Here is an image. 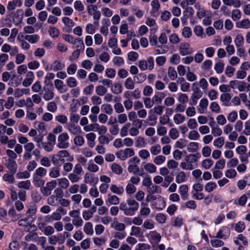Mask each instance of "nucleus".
Masks as SVG:
<instances>
[{
    "mask_svg": "<svg viewBox=\"0 0 250 250\" xmlns=\"http://www.w3.org/2000/svg\"><path fill=\"white\" fill-rule=\"evenodd\" d=\"M140 159L137 157H133L129 160V165L128 167V170L129 172L134 174H137L139 176H142L143 173H140V168L138 164L140 163Z\"/></svg>",
    "mask_w": 250,
    "mask_h": 250,
    "instance_id": "f257e3e1",
    "label": "nucleus"
},
{
    "mask_svg": "<svg viewBox=\"0 0 250 250\" xmlns=\"http://www.w3.org/2000/svg\"><path fill=\"white\" fill-rule=\"evenodd\" d=\"M54 86L52 83H46L43 87L44 93L42 95L43 99L46 101H50L54 97Z\"/></svg>",
    "mask_w": 250,
    "mask_h": 250,
    "instance_id": "f03ea898",
    "label": "nucleus"
},
{
    "mask_svg": "<svg viewBox=\"0 0 250 250\" xmlns=\"http://www.w3.org/2000/svg\"><path fill=\"white\" fill-rule=\"evenodd\" d=\"M127 204L128 206L125 211V215L132 216L138 210L139 207V204L134 199L131 198L127 200Z\"/></svg>",
    "mask_w": 250,
    "mask_h": 250,
    "instance_id": "7ed1b4c3",
    "label": "nucleus"
},
{
    "mask_svg": "<svg viewBox=\"0 0 250 250\" xmlns=\"http://www.w3.org/2000/svg\"><path fill=\"white\" fill-rule=\"evenodd\" d=\"M154 65V59L152 57H149L147 60H141L138 63V66L141 70H146L147 69L151 70L153 69Z\"/></svg>",
    "mask_w": 250,
    "mask_h": 250,
    "instance_id": "20e7f679",
    "label": "nucleus"
},
{
    "mask_svg": "<svg viewBox=\"0 0 250 250\" xmlns=\"http://www.w3.org/2000/svg\"><path fill=\"white\" fill-rule=\"evenodd\" d=\"M179 53L182 56H186L191 54L193 53V49L190 45L188 42L181 43L179 47Z\"/></svg>",
    "mask_w": 250,
    "mask_h": 250,
    "instance_id": "39448f33",
    "label": "nucleus"
},
{
    "mask_svg": "<svg viewBox=\"0 0 250 250\" xmlns=\"http://www.w3.org/2000/svg\"><path fill=\"white\" fill-rule=\"evenodd\" d=\"M5 165L11 174H15L16 173L17 170L18 165L14 160L8 159L6 161Z\"/></svg>",
    "mask_w": 250,
    "mask_h": 250,
    "instance_id": "423d86ee",
    "label": "nucleus"
},
{
    "mask_svg": "<svg viewBox=\"0 0 250 250\" xmlns=\"http://www.w3.org/2000/svg\"><path fill=\"white\" fill-rule=\"evenodd\" d=\"M229 86L232 89L237 88L240 92L244 91V87L246 86L245 82L237 80L231 81L229 82Z\"/></svg>",
    "mask_w": 250,
    "mask_h": 250,
    "instance_id": "0eeeda50",
    "label": "nucleus"
},
{
    "mask_svg": "<svg viewBox=\"0 0 250 250\" xmlns=\"http://www.w3.org/2000/svg\"><path fill=\"white\" fill-rule=\"evenodd\" d=\"M230 234L229 229L228 227H223L217 233L216 237L226 239Z\"/></svg>",
    "mask_w": 250,
    "mask_h": 250,
    "instance_id": "6e6552de",
    "label": "nucleus"
},
{
    "mask_svg": "<svg viewBox=\"0 0 250 250\" xmlns=\"http://www.w3.org/2000/svg\"><path fill=\"white\" fill-rule=\"evenodd\" d=\"M98 178L95 177L94 174L90 173H86L84 176V180L85 183L91 185H96L98 182Z\"/></svg>",
    "mask_w": 250,
    "mask_h": 250,
    "instance_id": "1a4fd4ad",
    "label": "nucleus"
},
{
    "mask_svg": "<svg viewBox=\"0 0 250 250\" xmlns=\"http://www.w3.org/2000/svg\"><path fill=\"white\" fill-rule=\"evenodd\" d=\"M66 128L71 133L74 135H77L81 133L80 127L73 124H68L66 125Z\"/></svg>",
    "mask_w": 250,
    "mask_h": 250,
    "instance_id": "9d476101",
    "label": "nucleus"
},
{
    "mask_svg": "<svg viewBox=\"0 0 250 250\" xmlns=\"http://www.w3.org/2000/svg\"><path fill=\"white\" fill-rule=\"evenodd\" d=\"M188 187L187 185H183L179 187V191L183 200H186L188 197Z\"/></svg>",
    "mask_w": 250,
    "mask_h": 250,
    "instance_id": "9b49d317",
    "label": "nucleus"
},
{
    "mask_svg": "<svg viewBox=\"0 0 250 250\" xmlns=\"http://www.w3.org/2000/svg\"><path fill=\"white\" fill-rule=\"evenodd\" d=\"M22 77L17 75H13L10 79L9 84L14 87L18 86L21 83Z\"/></svg>",
    "mask_w": 250,
    "mask_h": 250,
    "instance_id": "f8f14e48",
    "label": "nucleus"
},
{
    "mask_svg": "<svg viewBox=\"0 0 250 250\" xmlns=\"http://www.w3.org/2000/svg\"><path fill=\"white\" fill-rule=\"evenodd\" d=\"M164 97V93L162 92H157L153 96L152 101L154 104H159L162 103V100Z\"/></svg>",
    "mask_w": 250,
    "mask_h": 250,
    "instance_id": "ddd939ff",
    "label": "nucleus"
},
{
    "mask_svg": "<svg viewBox=\"0 0 250 250\" xmlns=\"http://www.w3.org/2000/svg\"><path fill=\"white\" fill-rule=\"evenodd\" d=\"M231 98V97L230 94L228 93H223L221 95L220 101L223 103L224 105L228 106L230 105L229 101Z\"/></svg>",
    "mask_w": 250,
    "mask_h": 250,
    "instance_id": "4468645a",
    "label": "nucleus"
},
{
    "mask_svg": "<svg viewBox=\"0 0 250 250\" xmlns=\"http://www.w3.org/2000/svg\"><path fill=\"white\" fill-rule=\"evenodd\" d=\"M208 105V101L206 98H203L200 100L199 107H198V111L199 113H203L205 109Z\"/></svg>",
    "mask_w": 250,
    "mask_h": 250,
    "instance_id": "2eb2a0df",
    "label": "nucleus"
},
{
    "mask_svg": "<svg viewBox=\"0 0 250 250\" xmlns=\"http://www.w3.org/2000/svg\"><path fill=\"white\" fill-rule=\"evenodd\" d=\"M202 96V93H193L189 99V104L191 105H195L197 104V101Z\"/></svg>",
    "mask_w": 250,
    "mask_h": 250,
    "instance_id": "dca6fc26",
    "label": "nucleus"
},
{
    "mask_svg": "<svg viewBox=\"0 0 250 250\" xmlns=\"http://www.w3.org/2000/svg\"><path fill=\"white\" fill-rule=\"evenodd\" d=\"M147 191L150 195H153L156 193H160V188L156 185L152 184L146 188Z\"/></svg>",
    "mask_w": 250,
    "mask_h": 250,
    "instance_id": "f3484780",
    "label": "nucleus"
},
{
    "mask_svg": "<svg viewBox=\"0 0 250 250\" xmlns=\"http://www.w3.org/2000/svg\"><path fill=\"white\" fill-rule=\"evenodd\" d=\"M236 26L239 28L248 29L250 27V21L249 19H244L236 22Z\"/></svg>",
    "mask_w": 250,
    "mask_h": 250,
    "instance_id": "a211bd4d",
    "label": "nucleus"
},
{
    "mask_svg": "<svg viewBox=\"0 0 250 250\" xmlns=\"http://www.w3.org/2000/svg\"><path fill=\"white\" fill-rule=\"evenodd\" d=\"M223 3L227 6L233 5L235 8H238L241 6V2L239 0H222Z\"/></svg>",
    "mask_w": 250,
    "mask_h": 250,
    "instance_id": "6ab92c4d",
    "label": "nucleus"
},
{
    "mask_svg": "<svg viewBox=\"0 0 250 250\" xmlns=\"http://www.w3.org/2000/svg\"><path fill=\"white\" fill-rule=\"evenodd\" d=\"M110 190L114 193L121 195L124 192V188L122 186H117L116 185H112L110 188Z\"/></svg>",
    "mask_w": 250,
    "mask_h": 250,
    "instance_id": "aec40b11",
    "label": "nucleus"
},
{
    "mask_svg": "<svg viewBox=\"0 0 250 250\" xmlns=\"http://www.w3.org/2000/svg\"><path fill=\"white\" fill-rule=\"evenodd\" d=\"M58 185L60 188L63 189L67 188L69 186V182L66 178H61L58 179Z\"/></svg>",
    "mask_w": 250,
    "mask_h": 250,
    "instance_id": "412c9836",
    "label": "nucleus"
},
{
    "mask_svg": "<svg viewBox=\"0 0 250 250\" xmlns=\"http://www.w3.org/2000/svg\"><path fill=\"white\" fill-rule=\"evenodd\" d=\"M107 200L110 204L117 205L120 203V199L115 195L108 194L107 196Z\"/></svg>",
    "mask_w": 250,
    "mask_h": 250,
    "instance_id": "4be33fe9",
    "label": "nucleus"
},
{
    "mask_svg": "<svg viewBox=\"0 0 250 250\" xmlns=\"http://www.w3.org/2000/svg\"><path fill=\"white\" fill-rule=\"evenodd\" d=\"M33 183L36 187L41 188L43 186L45 181L42 179V177L33 176Z\"/></svg>",
    "mask_w": 250,
    "mask_h": 250,
    "instance_id": "5701e85b",
    "label": "nucleus"
},
{
    "mask_svg": "<svg viewBox=\"0 0 250 250\" xmlns=\"http://www.w3.org/2000/svg\"><path fill=\"white\" fill-rule=\"evenodd\" d=\"M167 75L169 79L172 81L176 80L178 76L176 71L173 67L171 66H169L168 68Z\"/></svg>",
    "mask_w": 250,
    "mask_h": 250,
    "instance_id": "b1692460",
    "label": "nucleus"
},
{
    "mask_svg": "<svg viewBox=\"0 0 250 250\" xmlns=\"http://www.w3.org/2000/svg\"><path fill=\"white\" fill-rule=\"evenodd\" d=\"M49 175L52 178H56L60 175V170L59 167H52L49 172Z\"/></svg>",
    "mask_w": 250,
    "mask_h": 250,
    "instance_id": "393cba45",
    "label": "nucleus"
},
{
    "mask_svg": "<svg viewBox=\"0 0 250 250\" xmlns=\"http://www.w3.org/2000/svg\"><path fill=\"white\" fill-rule=\"evenodd\" d=\"M23 11L21 10H18L13 17V21L14 22L20 23L23 18Z\"/></svg>",
    "mask_w": 250,
    "mask_h": 250,
    "instance_id": "a878e982",
    "label": "nucleus"
},
{
    "mask_svg": "<svg viewBox=\"0 0 250 250\" xmlns=\"http://www.w3.org/2000/svg\"><path fill=\"white\" fill-rule=\"evenodd\" d=\"M24 39L31 43H35L39 41V36L37 34L26 35Z\"/></svg>",
    "mask_w": 250,
    "mask_h": 250,
    "instance_id": "bb28decb",
    "label": "nucleus"
},
{
    "mask_svg": "<svg viewBox=\"0 0 250 250\" xmlns=\"http://www.w3.org/2000/svg\"><path fill=\"white\" fill-rule=\"evenodd\" d=\"M83 231L87 235H92L93 233V225L90 222H86L83 227Z\"/></svg>",
    "mask_w": 250,
    "mask_h": 250,
    "instance_id": "cd10ccee",
    "label": "nucleus"
},
{
    "mask_svg": "<svg viewBox=\"0 0 250 250\" xmlns=\"http://www.w3.org/2000/svg\"><path fill=\"white\" fill-rule=\"evenodd\" d=\"M134 79L133 80L131 78L129 77L126 79L125 82V86L127 89L132 90L134 88Z\"/></svg>",
    "mask_w": 250,
    "mask_h": 250,
    "instance_id": "c85d7f7f",
    "label": "nucleus"
},
{
    "mask_svg": "<svg viewBox=\"0 0 250 250\" xmlns=\"http://www.w3.org/2000/svg\"><path fill=\"white\" fill-rule=\"evenodd\" d=\"M145 170L150 173H153L156 171L157 167L152 163H147L144 166Z\"/></svg>",
    "mask_w": 250,
    "mask_h": 250,
    "instance_id": "c756f323",
    "label": "nucleus"
},
{
    "mask_svg": "<svg viewBox=\"0 0 250 250\" xmlns=\"http://www.w3.org/2000/svg\"><path fill=\"white\" fill-rule=\"evenodd\" d=\"M186 179V175L184 171L179 172L176 176L175 181L178 184H181L185 181Z\"/></svg>",
    "mask_w": 250,
    "mask_h": 250,
    "instance_id": "7c9ffc66",
    "label": "nucleus"
},
{
    "mask_svg": "<svg viewBox=\"0 0 250 250\" xmlns=\"http://www.w3.org/2000/svg\"><path fill=\"white\" fill-rule=\"evenodd\" d=\"M18 187L20 188H24L28 190L31 186V182L29 180L19 182L17 184Z\"/></svg>",
    "mask_w": 250,
    "mask_h": 250,
    "instance_id": "2f4dec72",
    "label": "nucleus"
},
{
    "mask_svg": "<svg viewBox=\"0 0 250 250\" xmlns=\"http://www.w3.org/2000/svg\"><path fill=\"white\" fill-rule=\"evenodd\" d=\"M146 75L143 73H140L137 75H135L134 78V81L137 83H141L146 79Z\"/></svg>",
    "mask_w": 250,
    "mask_h": 250,
    "instance_id": "473e14b6",
    "label": "nucleus"
},
{
    "mask_svg": "<svg viewBox=\"0 0 250 250\" xmlns=\"http://www.w3.org/2000/svg\"><path fill=\"white\" fill-rule=\"evenodd\" d=\"M149 236L155 243H158L161 239L160 234L155 231H151L149 233Z\"/></svg>",
    "mask_w": 250,
    "mask_h": 250,
    "instance_id": "72a5a7b5",
    "label": "nucleus"
},
{
    "mask_svg": "<svg viewBox=\"0 0 250 250\" xmlns=\"http://www.w3.org/2000/svg\"><path fill=\"white\" fill-rule=\"evenodd\" d=\"M46 172L47 171L46 169L42 167H40L36 170L33 176L42 177L46 175Z\"/></svg>",
    "mask_w": 250,
    "mask_h": 250,
    "instance_id": "f704fd0d",
    "label": "nucleus"
},
{
    "mask_svg": "<svg viewBox=\"0 0 250 250\" xmlns=\"http://www.w3.org/2000/svg\"><path fill=\"white\" fill-rule=\"evenodd\" d=\"M64 67V64L61 63L60 61L58 60L55 61L52 65V69L55 71L61 70Z\"/></svg>",
    "mask_w": 250,
    "mask_h": 250,
    "instance_id": "c9c22d12",
    "label": "nucleus"
},
{
    "mask_svg": "<svg viewBox=\"0 0 250 250\" xmlns=\"http://www.w3.org/2000/svg\"><path fill=\"white\" fill-rule=\"evenodd\" d=\"M213 164V161L210 159H205L201 163L202 167L206 169L210 168Z\"/></svg>",
    "mask_w": 250,
    "mask_h": 250,
    "instance_id": "e433bc0d",
    "label": "nucleus"
},
{
    "mask_svg": "<svg viewBox=\"0 0 250 250\" xmlns=\"http://www.w3.org/2000/svg\"><path fill=\"white\" fill-rule=\"evenodd\" d=\"M84 139L82 136L77 135L74 138V143L77 146H81L83 145Z\"/></svg>",
    "mask_w": 250,
    "mask_h": 250,
    "instance_id": "4c0bfd02",
    "label": "nucleus"
},
{
    "mask_svg": "<svg viewBox=\"0 0 250 250\" xmlns=\"http://www.w3.org/2000/svg\"><path fill=\"white\" fill-rule=\"evenodd\" d=\"M73 44H75L77 47V50H83L84 48V45L83 40L80 38H77L74 40Z\"/></svg>",
    "mask_w": 250,
    "mask_h": 250,
    "instance_id": "58836bf2",
    "label": "nucleus"
},
{
    "mask_svg": "<svg viewBox=\"0 0 250 250\" xmlns=\"http://www.w3.org/2000/svg\"><path fill=\"white\" fill-rule=\"evenodd\" d=\"M111 168L112 172L117 174H120L123 172V169L121 166L116 163L113 164Z\"/></svg>",
    "mask_w": 250,
    "mask_h": 250,
    "instance_id": "ea45409f",
    "label": "nucleus"
},
{
    "mask_svg": "<svg viewBox=\"0 0 250 250\" xmlns=\"http://www.w3.org/2000/svg\"><path fill=\"white\" fill-rule=\"evenodd\" d=\"M173 120L176 124L179 125L185 121V117L181 114H176L174 116Z\"/></svg>",
    "mask_w": 250,
    "mask_h": 250,
    "instance_id": "a19ab883",
    "label": "nucleus"
},
{
    "mask_svg": "<svg viewBox=\"0 0 250 250\" xmlns=\"http://www.w3.org/2000/svg\"><path fill=\"white\" fill-rule=\"evenodd\" d=\"M166 157L164 155H158L153 159V163L157 165H160L166 161Z\"/></svg>",
    "mask_w": 250,
    "mask_h": 250,
    "instance_id": "79ce46f5",
    "label": "nucleus"
},
{
    "mask_svg": "<svg viewBox=\"0 0 250 250\" xmlns=\"http://www.w3.org/2000/svg\"><path fill=\"white\" fill-rule=\"evenodd\" d=\"M161 150V146L159 145H155L151 146L150 148V151L153 155H157L159 154Z\"/></svg>",
    "mask_w": 250,
    "mask_h": 250,
    "instance_id": "37998d69",
    "label": "nucleus"
},
{
    "mask_svg": "<svg viewBox=\"0 0 250 250\" xmlns=\"http://www.w3.org/2000/svg\"><path fill=\"white\" fill-rule=\"evenodd\" d=\"M14 175V174H4L2 177V179L4 181L7 182L9 183H14L15 182Z\"/></svg>",
    "mask_w": 250,
    "mask_h": 250,
    "instance_id": "c03bdc74",
    "label": "nucleus"
},
{
    "mask_svg": "<svg viewBox=\"0 0 250 250\" xmlns=\"http://www.w3.org/2000/svg\"><path fill=\"white\" fill-rule=\"evenodd\" d=\"M57 154H58L60 156L63 157H68L69 158L67 159V161L69 162L72 161L74 159L73 157L72 156H70L69 152L66 150H60L58 152Z\"/></svg>",
    "mask_w": 250,
    "mask_h": 250,
    "instance_id": "a18cd8bd",
    "label": "nucleus"
},
{
    "mask_svg": "<svg viewBox=\"0 0 250 250\" xmlns=\"http://www.w3.org/2000/svg\"><path fill=\"white\" fill-rule=\"evenodd\" d=\"M217 187V185L215 183L210 182L208 183L205 187V190L208 192H210L213 191Z\"/></svg>",
    "mask_w": 250,
    "mask_h": 250,
    "instance_id": "49530a36",
    "label": "nucleus"
},
{
    "mask_svg": "<svg viewBox=\"0 0 250 250\" xmlns=\"http://www.w3.org/2000/svg\"><path fill=\"white\" fill-rule=\"evenodd\" d=\"M146 142L144 138L139 136L136 138L135 146L137 147H144Z\"/></svg>",
    "mask_w": 250,
    "mask_h": 250,
    "instance_id": "de8ad7c7",
    "label": "nucleus"
},
{
    "mask_svg": "<svg viewBox=\"0 0 250 250\" xmlns=\"http://www.w3.org/2000/svg\"><path fill=\"white\" fill-rule=\"evenodd\" d=\"M234 43L236 47L243 46L244 43V37L243 36L241 35H237L234 40Z\"/></svg>",
    "mask_w": 250,
    "mask_h": 250,
    "instance_id": "09e8293b",
    "label": "nucleus"
},
{
    "mask_svg": "<svg viewBox=\"0 0 250 250\" xmlns=\"http://www.w3.org/2000/svg\"><path fill=\"white\" fill-rule=\"evenodd\" d=\"M182 35L186 38H189L192 35L191 29L188 26L184 27L182 32Z\"/></svg>",
    "mask_w": 250,
    "mask_h": 250,
    "instance_id": "8fccbe9b",
    "label": "nucleus"
},
{
    "mask_svg": "<svg viewBox=\"0 0 250 250\" xmlns=\"http://www.w3.org/2000/svg\"><path fill=\"white\" fill-rule=\"evenodd\" d=\"M106 92L107 89L103 85H98L96 87V92L99 96H104L106 94Z\"/></svg>",
    "mask_w": 250,
    "mask_h": 250,
    "instance_id": "3c124183",
    "label": "nucleus"
},
{
    "mask_svg": "<svg viewBox=\"0 0 250 250\" xmlns=\"http://www.w3.org/2000/svg\"><path fill=\"white\" fill-rule=\"evenodd\" d=\"M125 190L128 194L131 195L135 192L136 188L133 184L128 183L125 188Z\"/></svg>",
    "mask_w": 250,
    "mask_h": 250,
    "instance_id": "603ef678",
    "label": "nucleus"
},
{
    "mask_svg": "<svg viewBox=\"0 0 250 250\" xmlns=\"http://www.w3.org/2000/svg\"><path fill=\"white\" fill-rule=\"evenodd\" d=\"M103 111L107 114H111L113 112V108L111 105L109 104H103L102 106Z\"/></svg>",
    "mask_w": 250,
    "mask_h": 250,
    "instance_id": "864d4df0",
    "label": "nucleus"
},
{
    "mask_svg": "<svg viewBox=\"0 0 250 250\" xmlns=\"http://www.w3.org/2000/svg\"><path fill=\"white\" fill-rule=\"evenodd\" d=\"M111 90L114 94H120L122 92V86L120 83H115L114 84Z\"/></svg>",
    "mask_w": 250,
    "mask_h": 250,
    "instance_id": "5fc2aeb1",
    "label": "nucleus"
},
{
    "mask_svg": "<svg viewBox=\"0 0 250 250\" xmlns=\"http://www.w3.org/2000/svg\"><path fill=\"white\" fill-rule=\"evenodd\" d=\"M97 126H98V124L97 123H94V124L85 126L83 127V129L86 132L91 131H97Z\"/></svg>",
    "mask_w": 250,
    "mask_h": 250,
    "instance_id": "6e6d98bb",
    "label": "nucleus"
},
{
    "mask_svg": "<svg viewBox=\"0 0 250 250\" xmlns=\"http://www.w3.org/2000/svg\"><path fill=\"white\" fill-rule=\"evenodd\" d=\"M143 227L146 229H151L154 227L152 221L149 219H146L143 224Z\"/></svg>",
    "mask_w": 250,
    "mask_h": 250,
    "instance_id": "4d7b16f0",
    "label": "nucleus"
},
{
    "mask_svg": "<svg viewBox=\"0 0 250 250\" xmlns=\"http://www.w3.org/2000/svg\"><path fill=\"white\" fill-rule=\"evenodd\" d=\"M188 149L189 152H196L198 149V144L196 142H191L188 146Z\"/></svg>",
    "mask_w": 250,
    "mask_h": 250,
    "instance_id": "13d9d810",
    "label": "nucleus"
},
{
    "mask_svg": "<svg viewBox=\"0 0 250 250\" xmlns=\"http://www.w3.org/2000/svg\"><path fill=\"white\" fill-rule=\"evenodd\" d=\"M55 120L61 124H66L68 121L67 117L62 114H59L55 117Z\"/></svg>",
    "mask_w": 250,
    "mask_h": 250,
    "instance_id": "bf43d9fd",
    "label": "nucleus"
},
{
    "mask_svg": "<svg viewBox=\"0 0 250 250\" xmlns=\"http://www.w3.org/2000/svg\"><path fill=\"white\" fill-rule=\"evenodd\" d=\"M151 5L152 7V11L153 13L158 12L160 9V5L158 0H153L151 1Z\"/></svg>",
    "mask_w": 250,
    "mask_h": 250,
    "instance_id": "052dcab7",
    "label": "nucleus"
},
{
    "mask_svg": "<svg viewBox=\"0 0 250 250\" xmlns=\"http://www.w3.org/2000/svg\"><path fill=\"white\" fill-rule=\"evenodd\" d=\"M62 21L66 26L70 28H72L74 25V22L73 21L67 17H64L62 19Z\"/></svg>",
    "mask_w": 250,
    "mask_h": 250,
    "instance_id": "680f3d73",
    "label": "nucleus"
},
{
    "mask_svg": "<svg viewBox=\"0 0 250 250\" xmlns=\"http://www.w3.org/2000/svg\"><path fill=\"white\" fill-rule=\"evenodd\" d=\"M66 83L68 86L72 88L77 86V82L75 78L69 77L67 79Z\"/></svg>",
    "mask_w": 250,
    "mask_h": 250,
    "instance_id": "e2e57ef3",
    "label": "nucleus"
},
{
    "mask_svg": "<svg viewBox=\"0 0 250 250\" xmlns=\"http://www.w3.org/2000/svg\"><path fill=\"white\" fill-rule=\"evenodd\" d=\"M37 129L40 134H42V135H46L47 134V130L43 123H39Z\"/></svg>",
    "mask_w": 250,
    "mask_h": 250,
    "instance_id": "0e129e2a",
    "label": "nucleus"
},
{
    "mask_svg": "<svg viewBox=\"0 0 250 250\" xmlns=\"http://www.w3.org/2000/svg\"><path fill=\"white\" fill-rule=\"evenodd\" d=\"M68 178L72 183L78 182L80 179V176L73 172L70 173L68 175Z\"/></svg>",
    "mask_w": 250,
    "mask_h": 250,
    "instance_id": "69168bd1",
    "label": "nucleus"
},
{
    "mask_svg": "<svg viewBox=\"0 0 250 250\" xmlns=\"http://www.w3.org/2000/svg\"><path fill=\"white\" fill-rule=\"evenodd\" d=\"M247 200V197L245 194L242 195L239 199L234 201L235 204H238L241 206H243L246 204Z\"/></svg>",
    "mask_w": 250,
    "mask_h": 250,
    "instance_id": "338daca9",
    "label": "nucleus"
},
{
    "mask_svg": "<svg viewBox=\"0 0 250 250\" xmlns=\"http://www.w3.org/2000/svg\"><path fill=\"white\" fill-rule=\"evenodd\" d=\"M185 161L188 163L192 164L197 161V158L195 154H189L185 157Z\"/></svg>",
    "mask_w": 250,
    "mask_h": 250,
    "instance_id": "774afa93",
    "label": "nucleus"
}]
</instances>
